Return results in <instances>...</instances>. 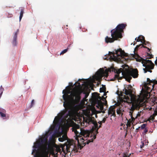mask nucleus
<instances>
[{"mask_svg":"<svg viewBox=\"0 0 157 157\" xmlns=\"http://www.w3.org/2000/svg\"><path fill=\"white\" fill-rule=\"evenodd\" d=\"M125 92L124 94L126 95H129V96L131 97V99L132 100L131 101H133L135 99L136 100V99H134L133 100H132V91L131 89H128V90H127L126 89H124ZM138 100V99H137Z\"/></svg>","mask_w":157,"mask_h":157,"instance_id":"ddd939ff","label":"nucleus"},{"mask_svg":"<svg viewBox=\"0 0 157 157\" xmlns=\"http://www.w3.org/2000/svg\"><path fill=\"white\" fill-rule=\"evenodd\" d=\"M146 124H143L141 126V128L142 129H144L145 128V127H146Z\"/></svg>","mask_w":157,"mask_h":157,"instance_id":"f704fd0d","label":"nucleus"},{"mask_svg":"<svg viewBox=\"0 0 157 157\" xmlns=\"http://www.w3.org/2000/svg\"><path fill=\"white\" fill-rule=\"evenodd\" d=\"M124 52L122 51V49L121 48H119L118 49L115 51V54L118 56L124 55Z\"/></svg>","mask_w":157,"mask_h":157,"instance_id":"2eb2a0df","label":"nucleus"},{"mask_svg":"<svg viewBox=\"0 0 157 157\" xmlns=\"http://www.w3.org/2000/svg\"><path fill=\"white\" fill-rule=\"evenodd\" d=\"M97 75L98 78H101L104 76L107 77L108 75V71L107 70L104 71L103 68H100L97 72Z\"/></svg>","mask_w":157,"mask_h":157,"instance_id":"9d476101","label":"nucleus"},{"mask_svg":"<svg viewBox=\"0 0 157 157\" xmlns=\"http://www.w3.org/2000/svg\"><path fill=\"white\" fill-rule=\"evenodd\" d=\"M30 88V86H29V88H28V89H29Z\"/></svg>","mask_w":157,"mask_h":157,"instance_id":"13d9d810","label":"nucleus"},{"mask_svg":"<svg viewBox=\"0 0 157 157\" xmlns=\"http://www.w3.org/2000/svg\"><path fill=\"white\" fill-rule=\"evenodd\" d=\"M72 131L75 135V139L77 140L78 147L81 149L86 144H88L90 143L93 142L96 138V135L92 136L89 131L80 129V125L75 124L72 127Z\"/></svg>","mask_w":157,"mask_h":157,"instance_id":"f03ea898","label":"nucleus"},{"mask_svg":"<svg viewBox=\"0 0 157 157\" xmlns=\"http://www.w3.org/2000/svg\"><path fill=\"white\" fill-rule=\"evenodd\" d=\"M81 80L84 81V79H78V81H80Z\"/></svg>","mask_w":157,"mask_h":157,"instance_id":"49530a36","label":"nucleus"},{"mask_svg":"<svg viewBox=\"0 0 157 157\" xmlns=\"http://www.w3.org/2000/svg\"><path fill=\"white\" fill-rule=\"evenodd\" d=\"M134 57L136 59V61L141 62L143 66L145 67V68L143 69L145 73H146L147 71L150 72L151 73L152 72L151 70L154 69V65L151 60L143 59L137 54H135Z\"/></svg>","mask_w":157,"mask_h":157,"instance_id":"423d86ee","label":"nucleus"},{"mask_svg":"<svg viewBox=\"0 0 157 157\" xmlns=\"http://www.w3.org/2000/svg\"><path fill=\"white\" fill-rule=\"evenodd\" d=\"M117 113L118 114H120L121 113V110L120 109H118L117 110Z\"/></svg>","mask_w":157,"mask_h":157,"instance_id":"473e14b6","label":"nucleus"},{"mask_svg":"<svg viewBox=\"0 0 157 157\" xmlns=\"http://www.w3.org/2000/svg\"><path fill=\"white\" fill-rule=\"evenodd\" d=\"M115 107L114 106H111L109 109L108 110V114H112L111 116L115 117L116 116L115 111Z\"/></svg>","mask_w":157,"mask_h":157,"instance_id":"f8f14e48","label":"nucleus"},{"mask_svg":"<svg viewBox=\"0 0 157 157\" xmlns=\"http://www.w3.org/2000/svg\"><path fill=\"white\" fill-rule=\"evenodd\" d=\"M95 94V93H93V94Z\"/></svg>","mask_w":157,"mask_h":157,"instance_id":"bf43d9fd","label":"nucleus"},{"mask_svg":"<svg viewBox=\"0 0 157 157\" xmlns=\"http://www.w3.org/2000/svg\"><path fill=\"white\" fill-rule=\"evenodd\" d=\"M156 112L155 110L154 112V113L151 115L149 118V119L150 120L153 121L155 119V117L156 115Z\"/></svg>","mask_w":157,"mask_h":157,"instance_id":"412c9836","label":"nucleus"},{"mask_svg":"<svg viewBox=\"0 0 157 157\" xmlns=\"http://www.w3.org/2000/svg\"><path fill=\"white\" fill-rule=\"evenodd\" d=\"M152 109V108H151L150 109V110H151Z\"/></svg>","mask_w":157,"mask_h":157,"instance_id":"864d4df0","label":"nucleus"},{"mask_svg":"<svg viewBox=\"0 0 157 157\" xmlns=\"http://www.w3.org/2000/svg\"><path fill=\"white\" fill-rule=\"evenodd\" d=\"M82 91L79 90H76L72 92L70 95L69 90H64L63 91V98L64 101L63 106L65 108V110L62 113V116L66 113L68 109L71 108L72 104H78L81 99L80 95Z\"/></svg>","mask_w":157,"mask_h":157,"instance_id":"7ed1b4c3","label":"nucleus"},{"mask_svg":"<svg viewBox=\"0 0 157 157\" xmlns=\"http://www.w3.org/2000/svg\"><path fill=\"white\" fill-rule=\"evenodd\" d=\"M26 80H25L24 81V84H26Z\"/></svg>","mask_w":157,"mask_h":157,"instance_id":"a18cd8bd","label":"nucleus"},{"mask_svg":"<svg viewBox=\"0 0 157 157\" xmlns=\"http://www.w3.org/2000/svg\"><path fill=\"white\" fill-rule=\"evenodd\" d=\"M106 95V94L105 93H104V95L105 96Z\"/></svg>","mask_w":157,"mask_h":157,"instance_id":"3c124183","label":"nucleus"},{"mask_svg":"<svg viewBox=\"0 0 157 157\" xmlns=\"http://www.w3.org/2000/svg\"><path fill=\"white\" fill-rule=\"evenodd\" d=\"M85 122L87 124H86L85 126H87L88 125H89L91 124H93L94 125V126L92 128V130L93 131H95L96 133H93V136L94 134L96 135V134L98 133V130L99 128H98V124L96 121L94 119V117H87L85 120ZM92 135H93V134H92Z\"/></svg>","mask_w":157,"mask_h":157,"instance_id":"6e6552de","label":"nucleus"},{"mask_svg":"<svg viewBox=\"0 0 157 157\" xmlns=\"http://www.w3.org/2000/svg\"><path fill=\"white\" fill-rule=\"evenodd\" d=\"M106 87L105 86L102 85V87L100 88V92H105L106 91Z\"/></svg>","mask_w":157,"mask_h":157,"instance_id":"4be33fe9","label":"nucleus"},{"mask_svg":"<svg viewBox=\"0 0 157 157\" xmlns=\"http://www.w3.org/2000/svg\"><path fill=\"white\" fill-rule=\"evenodd\" d=\"M126 99H129V98L128 97H127Z\"/></svg>","mask_w":157,"mask_h":157,"instance_id":"de8ad7c7","label":"nucleus"},{"mask_svg":"<svg viewBox=\"0 0 157 157\" xmlns=\"http://www.w3.org/2000/svg\"><path fill=\"white\" fill-rule=\"evenodd\" d=\"M147 82H148L147 83L149 85H151V83H153V85H152V88H153L155 84H157V81L155 80H151L149 78H147Z\"/></svg>","mask_w":157,"mask_h":157,"instance_id":"dca6fc26","label":"nucleus"},{"mask_svg":"<svg viewBox=\"0 0 157 157\" xmlns=\"http://www.w3.org/2000/svg\"><path fill=\"white\" fill-rule=\"evenodd\" d=\"M126 26V24L123 23L118 25L115 28L111 31L112 37L107 36L105 38V42L108 44L113 43L115 40H119V38L122 37V33L124 32L123 30Z\"/></svg>","mask_w":157,"mask_h":157,"instance_id":"20e7f679","label":"nucleus"},{"mask_svg":"<svg viewBox=\"0 0 157 157\" xmlns=\"http://www.w3.org/2000/svg\"><path fill=\"white\" fill-rule=\"evenodd\" d=\"M132 106L131 107L129 112V115L131 117V121L132 124L134 122L135 118L133 117L132 113L135 110H138L142 106V104L139 100L135 99L131 102Z\"/></svg>","mask_w":157,"mask_h":157,"instance_id":"0eeeda50","label":"nucleus"},{"mask_svg":"<svg viewBox=\"0 0 157 157\" xmlns=\"http://www.w3.org/2000/svg\"><path fill=\"white\" fill-rule=\"evenodd\" d=\"M31 154L33 157H49V127L34 142Z\"/></svg>","mask_w":157,"mask_h":157,"instance_id":"f257e3e1","label":"nucleus"},{"mask_svg":"<svg viewBox=\"0 0 157 157\" xmlns=\"http://www.w3.org/2000/svg\"><path fill=\"white\" fill-rule=\"evenodd\" d=\"M105 59H107V58H105Z\"/></svg>","mask_w":157,"mask_h":157,"instance_id":"6e6d98bb","label":"nucleus"},{"mask_svg":"<svg viewBox=\"0 0 157 157\" xmlns=\"http://www.w3.org/2000/svg\"><path fill=\"white\" fill-rule=\"evenodd\" d=\"M131 155V154H128L127 152L124 153L123 154V157H130V155Z\"/></svg>","mask_w":157,"mask_h":157,"instance_id":"c85d7f7f","label":"nucleus"},{"mask_svg":"<svg viewBox=\"0 0 157 157\" xmlns=\"http://www.w3.org/2000/svg\"><path fill=\"white\" fill-rule=\"evenodd\" d=\"M83 84V83H82V85H81L80 83L78 82H75L74 84V85H75V86L77 87H80L81 86V85H82Z\"/></svg>","mask_w":157,"mask_h":157,"instance_id":"a878e982","label":"nucleus"},{"mask_svg":"<svg viewBox=\"0 0 157 157\" xmlns=\"http://www.w3.org/2000/svg\"><path fill=\"white\" fill-rule=\"evenodd\" d=\"M19 32V30L18 29L15 32L13 33V40L11 42L12 46L13 47L17 46V35Z\"/></svg>","mask_w":157,"mask_h":157,"instance_id":"9b49d317","label":"nucleus"},{"mask_svg":"<svg viewBox=\"0 0 157 157\" xmlns=\"http://www.w3.org/2000/svg\"><path fill=\"white\" fill-rule=\"evenodd\" d=\"M140 47L141 48H142V47H143L144 48H147V50H148V52H150V48H148L146 46H144L142 44H140L139 45H137L135 48V50H137L138 49V48H139Z\"/></svg>","mask_w":157,"mask_h":157,"instance_id":"6ab92c4d","label":"nucleus"},{"mask_svg":"<svg viewBox=\"0 0 157 157\" xmlns=\"http://www.w3.org/2000/svg\"><path fill=\"white\" fill-rule=\"evenodd\" d=\"M35 104V100L33 99L32 100L30 104L28 106H27V109H29L33 106Z\"/></svg>","mask_w":157,"mask_h":157,"instance_id":"a211bd4d","label":"nucleus"},{"mask_svg":"<svg viewBox=\"0 0 157 157\" xmlns=\"http://www.w3.org/2000/svg\"><path fill=\"white\" fill-rule=\"evenodd\" d=\"M72 114V112L71 110H69L68 111V113L67 114V116L65 118V119L66 120L67 118L69 116H71Z\"/></svg>","mask_w":157,"mask_h":157,"instance_id":"5701e85b","label":"nucleus"},{"mask_svg":"<svg viewBox=\"0 0 157 157\" xmlns=\"http://www.w3.org/2000/svg\"><path fill=\"white\" fill-rule=\"evenodd\" d=\"M24 8H22L20 10V15L23 16V14L24 13Z\"/></svg>","mask_w":157,"mask_h":157,"instance_id":"cd10ccee","label":"nucleus"},{"mask_svg":"<svg viewBox=\"0 0 157 157\" xmlns=\"http://www.w3.org/2000/svg\"><path fill=\"white\" fill-rule=\"evenodd\" d=\"M3 92H1V91H0V98H1V97L2 96V95L3 94Z\"/></svg>","mask_w":157,"mask_h":157,"instance_id":"ea45409f","label":"nucleus"},{"mask_svg":"<svg viewBox=\"0 0 157 157\" xmlns=\"http://www.w3.org/2000/svg\"><path fill=\"white\" fill-rule=\"evenodd\" d=\"M131 123H132V122L131 121V119H130L128 121V122L127 123V126H128L130 127L131 125Z\"/></svg>","mask_w":157,"mask_h":157,"instance_id":"7c9ffc66","label":"nucleus"},{"mask_svg":"<svg viewBox=\"0 0 157 157\" xmlns=\"http://www.w3.org/2000/svg\"><path fill=\"white\" fill-rule=\"evenodd\" d=\"M114 72L116 74L115 75L114 78L115 79H118L121 80L122 78V77H119V74L122 72V74L123 77L125 78L126 80L130 82V80L132 78L131 76L133 78H137L138 75V71L137 69H134L131 71L128 69L125 68L124 70L121 71V70H117L113 69Z\"/></svg>","mask_w":157,"mask_h":157,"instance_id":"39448f33","label":"nucleus"},{"mask_svg":"<svg viewBox=\"0 0 157 157\" xmlns=\"http://www.w3.org/2000/svg\"><path fill=\"white\" fill-rule=\"evenodd\" d=\"M23 17V16H22L21 15H20L19 17V20L20 22L21 21Z\"/></svg>","mask_w":157,"mask_h":157,"instance_id":"58836bf2","label":"nucleus"},{"mask_svg":"<svg viewBox=\"0 0 157 157\" xmlns=\"http://www.w3.org/2000/svg\"><path fill=\"white\" fill-rule=\"evenodd\" d=\"M141 144L140 145V148H142L145 145H147L148 142H146V141H143L141 142Z\"/></svg>","mask_w":157,"mask_h":157,"instance_id":"393cba45","label":"nucleus"},{"mask_svg":"<svg viewBox=\"0 0 157 157\" xmlns=\"http://www.w3.org/2000/svg\"><path fill=\"white\" fill-rule=\"evenodd\" d=\"M68 49V48H67L65 49L64 50H63L60 53V55H63V54H64V53H65L67 51Z\"/></svg>","mask_w":157,"mask_h":157,"instance_id":"c756f323","label":"nucleus"},{"mask_svg":"<svg viewBox=\"0 0 157 157\" xmlns=\"http://www.w3.org/2000/svg\"><path fill=\"white\" fill-rule=\"evenodd\" d=\"M45 41H46V40H44V41H45V43H46V42H45Z\"/></svg>","mask_w":157,"mask_h":157,"instance_id":"4d7b16f0","label":"nucleus"},{"mask_svg":"<svg viewBox=\"0 0 157 157\" xmlns=\"http://www.w3.org/2000/svg\"><path fill=\"white\" fill-rule=\"evenodd\" d=\"M155 64L156 65L157 64V59L155 61Z\"/></svg>","mask_w":157,"mask_h":157,"instance_id":"37998d69","label":"nucleus"},{"mask_svg":"<svg viewBox=\"0 0 157 157\" xmlns=\"http://www.w3.org/2000/svg\"><path fill=\"white\" fill-rule=\"evenodd\" d=\"M101 109L102 108V109H103V107H102L101 108Z\"/></svg>","mask_w":157,"mask_h":157,"instance_id":"5fc2aeb1","label":"nucleus"},{"mask_svg":"<svg viewBox=\"0 0 157 157\" xmlns=\"http://www.w3.org/2000/svg\"><path fill=\"white\" fill-rule=\"evenodd\" d=\"M4 90V88L3 87L2 85H1L0 86V91L3 92Z\"/></svg>","mask_w":157,"mask_h":157,"instance_id":"72a5a7b5","label":"nucleus"},{"mask_svg":"<svg viewBox=\"0 0 157 157\" xmlns=\"http://www.w3.org/2000/svg\"><path fill=\"white\" fill-rule=\"evenodd\" d=\"M90 93V91L89 90L86 91H84L83 92V94H85V96L84 98L83 99L84 100H86V101L87 100L86 99V98H87L88 96H89V93Z\"/></svg>","mask_w":157,"mask_h":157,"instance_id":"aec40b11","label":"nucleus"},{"mask_svg":"<svg viewBox=\"0 0 157 157\" xmlns=\"http://www.w3.org/2000/svg\"><path fill=\"white\" fill-rule=\"evenodd\" d=\"M48 47H47V49H48V51H49V44H48Z\"/></svg>","mask_w":157,"mask_h":157,"instance_id":"c03bdc74","label":"nucleus"},{"mask_svg":"<svg viewBox=\"0 0 157 157\" xmlns=\"http://www.w3.org/2000/svg\"><path fill=\"white\" fill-rule=\"evenodd\" d=\"M101 127V125H100L98 127V128H100Z\"/></svg>","mask_w":157,"mask_h":157,"instance_id":"09e8293b","label":"nucleus"},{"mask_svg":"<svg viewBox=\"0 0 157 157\" xmlns=\"http://www.w3.org/2000/svg\"><path fill=\"white\" fill-rule=\"evenodd\" d=\"M140 36V39L142 40V42H141L142 43L146 45V44L145 43L146 41L145 40L144 37L142 36Z\"/></svg>","mask_w":157,"mask_h":157,"instance_id":"b1692460","label":"nucleus"},{"mask_svg":"<svg viewBox=\"0 0 157 157\" xmlns=\"http://www.w3.org/2000/svg\"><path fill=\"white\" fill-rule=\"evenodd\" d=\"M108 58L110 60H114L117 59V57L115 56V53L111 52H109Z\"/></svg>","mask_w":157,"mask_h":157,"instance_id":"4468645a","label":"nucleus"},{"mask_svg":"<svg viewBox=\"0 0 157 157\" xmlns=\"http://www.w3.org/2000/svg\"><path fill=\"white\" fill-rule=\"evenodd\" d=\"M140 114L139 113V112H138V113L136 115V117H135V118L136 119L137 118V117H140Z\"/></svg>","mask_w":157,"mask_h":157,"instance_id":"e433bc0d","label":"nucleus"},{"mask_svg":"<svg viewBox=\"0 0 157 157\" xmlns=\"http://www.w3.org/2000/svg\"><path fill=\"white\" fill-rule=\"evenodd\" d=\"M136 43H137L136 41V42H135V41H134V42L133 45H135V44H136Z\"/></svg>","mask_w":157,"mask_h":157,"instance_id":"79ce46f5","label":"nucleus"},{"mask_svg":"<svg viewBox=\"0 0 157 157\" xmlns=\"http://www.w3.org/2000/svg\"><path fill=\"white\" fill-rule=\"evenodd\" d=\"M147 132H148L147 129L146 128H145V129L144 131V133L145 134H146L147 133Z\"/></svg>","mask_w":157,"mask_h":157,"instance_id":"4c0bfd02","label":"nucleus"},{"mask_svg":"<svg viewBox=\"0 0 157 157\" xmlns=\"http://www.w3.org/2000/svg\"><path fill=\"white\" fill-rule=\"evenodd\" d=\"M67 138V136L65 134H64L62 136V137L59 138L58 140L60 142H63L66 140Z\"/></svg>","mask_w":157,"mask_h":157,"instance_id":"f3484780","label":"nucleus"},{"mask_svg":"<svg viewBox=\"0 0 157 157\" xmlns=\"http://www.w3.org/2000/svg\"><path fill=\"white\" fill-rule=\"evenodd\" d=\"M99 124H100V125H101V124L102 123L101 121H99L98 122Z\"/></svg>","mask_w":157,"mask_h":157,"instance_id":"a19ab883","label":"nucleus"},{"mask_svg":"<svg viewBox=\"0 0 157 157\" xmlns=\"http://www.w3.org/2000/svg\"><path fill=\"white\" fill-rule=\"evenodd\" d=\"M140 36H139L138 37V38L137 39V38H135V40H136V42H139V41H141V42H142V40H141V39H140Z\"/></svg>","mask_w":157,"mask_h":157,"instance_id":"2f4dec72","label":"nucleus"},{"mask_svg":"<svg viewBox=\"0 0 157 157\" xmlns=\"http://www.w3.org/2000/svg\"><path fill=\"white\" fill-rule=\"evenodd\" d=\"M147 44H149V42H147Z\"/></svg>","mask_w":157,"mask_h":157,"instance_id":"603ef678","label":"nucleus"},{"mask_svg":"<svg viewBox=\"0 0 157 157\" xmlns=\"http://www.w3.org/2000/svg\"><path fill=\"white\" fill-rule=\"evenodd\" d=\"M107 118V117H106V118H104L101 121V122H102L103 123H104L105 121H106V118Z\"/></svg>","mask_w":157,"mask_h":157,"instance_id":"c9c22d12","label":"nucleus"},{"mask_svg":"<svg viewBox=\"0 0 157 157\" xmlns=\"http://www.w3.org/2000/svg\"><path fill=\"white\" fill-rule=\"evenodd\" d=\"M0 117L4 122L9 119L10 115L6 113V110L2 108H0Z\"/></svg>","mask_w":157,"mask_h":157,"instance_id":"1a4fd4ad","label":"nucleus"},{"mask_svg":"<svg viewBox=\"0 0 157 157\" xmlns=\"http://www.w3.org/2000/svg\"><path fill=\"white\" fill-rule=\"evenodd\" d=\"M147 58L149 59H151L153 57V56L152 54H150L148 53H147Z\"/></svg>","mask_w":157,"mask_h":157,"instance_id":"bb28decb","label":"nucleus"},{"mask_svg":"<svg viewBox=\"0 0 157 157\" xmlns=\"http://www.w3.org/2000/svg\"><path fill=\"white\" fill-rule=\"evenodd\" d=\"M73 83H71V84L70 85L71 86H72Z\"/></svg>","mask_w":157,"mask_h":157,"instance_id":"8fccbe9b","label":"nucleus"}]
</instances>
